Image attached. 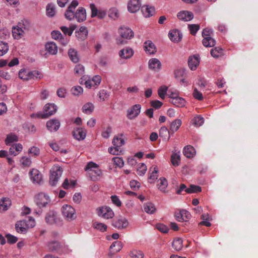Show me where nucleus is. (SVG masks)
Returning <instances> with one entry per match:
<instances>
[{
    "label": "nucleus",
    "instance_id": "7c9ffc66",
    "mask_svg": "<svg viewBox=\"0 0 258 258\" xmlns=\"http://www.w3.org/2000/svg\"><path fill=\"white\" fill-rule=\"evenodd\" d=\"M123 136V134H120L118 136H115L113 138L112 144L114 146H116L117 147L119 148L124 144V141L122 138Z\"/></svg>",
    "mask_w": 258,
    "mask_h": 258
},
{
    "label": "nucleus",
    "instance_id": "a211bd4d",
    "mask_svg": "<svg viewBox=\"0 0 258 258\" xmlns=\"http://www.w3.org/2000/svg\"><path fill=\"white\" fill-rule=\"evenodd\" d=\"M145 51L150 54H154L156 52V48L154 44L151 40H147L144 43Z\"/></svg>",
    "mask_w": 258,
    "mask_h": 258
},
{
    "label": "nucleus",
    "instance_id": "e433bc0d",
    "mask_svg": "<svg viewBox=\"0 0 258 258\" xmlns=\"http://www.w3.org/2000/svg\"><path fill=\"white\" fill-rule=\"evenodd\" d=\"M172 245L175 250L177 251L181 250L183 247V241L182 239L180 238H175L173 241Z\"/></svg>",
    "mask_w": 258,
    "mask_h": 258
},
{
    "label": "nucleus",
    "instance_id": "c756f323",
    "mask_svg": "<svg viewBox=\"0 0 258 258\" xmlns=\"http://www.w3.org/2000/svg\"><path fill=\"white\" fill-rule=\"evenodd\" d=\"M181 123L182 121L179 119H175L171 123L170 126V132H171V134H174L179 129L181 125Z\"/></svg>",
    "mask_w": 258,
    "mask_h": 258
},
{
    "label": "nucleus",
    "instance_id": "a878e982",
    "mask_svg": "<svg viewBox=\"0 0 258 258\" xmlns=\"http://www.w3.org/2000/svg\"><path fill=\"white\" fill-rule=\"evenodd\" d=\"M183 153L186 157L190 158L193 157L195 155L196 151L192 146L187 145L184 148Z\"/></svg>",
    "mask_w": 258,
    "mask_h": 258
},
{
    "label": "nucleus",
    "instance_id": "4c0bfd02",
    "mask_svg": "<svg viewBox=\"0 0 258 258\" xmlns=\"http://www.w3.org/2000/svg\"><path fill=\"white\" fill-rule=\"evenodd\" d=\"M101 171L97 168L93 170H90L88 174L91 180H95L97 179V177L101 174Z\"/></svg>",
    "mask_w": 258,
    "mask_h": 258
},
{
    "label": "nucleus",
    "instance_id": "69168bd1",
    "mask_svg": "<svg viewBox=\"0 0 258 258\" xmlns=\"http://www.w3.org/2000/svg\"><path fill=\"white\" fill-rule=\"evenodd\" d=\"M6 237L7 238L8 242L10 244H14L18 240L17 237L10 234H7Z\"/></svg>",
    "mask_w": 258,
    "mask_h": 258
},
{
    "label": "nucleus",
    "instance_id": "9b49d317",
    "mask_svg": "<svg viewBox=\"0 0 258 258\" xmlns=\"http://www.w3.org/2000/svg\"><path fill=\"white\" fill-rule=\"evenodd\" d=\"M120 36L125 39H131L134 36V32L128 27H121L119 29Z\"/></svg>",
    "mask_w": 258,
    "mask_h": 258
},
{
    "label": "nucleus",
    "instance_id": "a19ab883",
    "mask_svg": "<svg viewBox=\"0 0 258 258\" xmlns=\"http://www.w3.org/2000/svg\"><path fill=\"white\" fill-rule=\"evenodd\" d=\"M18 26L24 31H28L31 28L30 22L26 20L23 19L18 23Z\"/></svg>",
    "mask_w": 258,
    "mask_h": 258
},
{
    "label": "nucleus",
    "instance_id": "473e14b6",
    "mask_svg": "<svg viewBox=\"0 0 258 258\" xmlns=\"http://www.w3.org/2000/svg\"><path fill=\"white\" fill-rule=\"evenodd\" d=\"M15 227L16 231L19 233H23L26 232L27 227H26V222H25L24 220L17 222L16 223Z\"/></svg>",
    "mask_w": 258,
    "mask_h": 258
},
{
    "label": "nucleus",
    "instance_id": "f257e3e1",
    "mask_svg": "<svg viewBox=\"0 0 258 258\" xmlns=\"http://www.w3.org/2000/svg\"><path fill=\"white\" fill-rule=\"evenodd\" d=\"M57 110V106L53 103H47L44 107L43 113L32 114V117L46 118L54 114Z\"/></svg>",
    "mask_w": 258,
    "mask_h": 258
},
{
    "label": "nucleus",
    "instance_id": "4d7b16f0",
    "mask_svg": "<svg viewBox=\"0 0 258 258\" xmlns=\"http://www.w3.org/2000/svg\"><path fill=\"white\" fill-rule=\"evenodd\" d=\"M65 17L69 20H73L75 18V13L74 12V10L70 9L68 8L65 14Z\"/></svg>",
    "mask_w": 258,
    "mask_h": 258
},
{
    "label": "nucleus",
    "instance_id": "f03ea898",
    "mask_svg": "<svg viewBox=\"0 0 258 258\" xmlns=\"http://www.w3.org/2000/svg\"><path fill=\"white\" fill-rule=\"evenodd\" d=\"M34 201L36 205L41 209L46 206L49 203L50 199L49 197L43 192H40L35 196ZM42 211L39 209L38 212H36L37 214H39Z\"/></svg>",
    "mask_w": 258,
    "mask_h": 258
},
{
    "label": "nucleus",
    "instance_id": "aec40b11",
    "mask_svg": "<svg viewBox=\"0 0 258 258\" xmlns=\"http://www.w3.org/2000/svg\"><path fill=\"white\" fill-rule=\"evenodd\" d=\"M73 135L76 139L83 140L86 136V132L83 128H77L73 132Z\"/></svg>",
    "mask_w": 258,
    "mask_h": 258
},
{
    "label": "nucleus",
    "instance_id": "423d86ee",
    "mask_svg": "<svg viewBox=\"0 0 258 258\" xmlns=\"http://www.w3.org/2000/svg\"><path fill=\"white\" fill-rule=\"evenodd\" d=\"M211 33V30L208 28L204 29L203 31V44L205 47H213L216 44L215 40L210 36Z\"/></svg>",
    "mask_w": 258,
    "mask_h": 258
},
{
    "label": "nucleus",
    "instance_id": "e2e57ef3",
    "mask_svg": "<svg viewBox=\"0 0 258 258\" xmlns=\"http://www.w3.org/2000/svg\"><path fill=\"white\" fill-rule=\"evenodd\" d=\"M112 161L115 165L120 168L122 167L124 165L123 159L121 158L115 157L112 158Z\"/></svg>",
    "mask_w": 258,
    "mask_h": 258
},
{
    "label": "nucleus",
    "instance_id": "603ef678",
    "mask_svg": "<svg viewBox=\"0 0 258 258\" xmlns=\"http://www.w3.org/2000/svg\"><path fill=\"white\" fill-rule=\"evenodd\" d=\"M167 90L168 87L165 86H161L159 88L158 90V94L159 96L162 99H164L165 98V95L167 93Z\"/></svg>",
    "mask_w": 258,
    "mask_h": 258
},
{
    "label": "nucleus",
    "instance_id": "4be33fe9",
    "mask_svg": "<svg viewBox=\"0 0 258 258\" xmlns=\"http://www.w3.org/2000/svg\"><path fill=\"white\" fill-rule=\"evenodd\" d=\"M88 31L87 28L85 26L80 28L78 31H76V37L79 40H84L87 37Z\"/></svg>",
    "mask_w": 258,
    "mask_h": 258
},
{
    "label": "nucleus",
    "instance_id": "37998d69",
    "mask_svg": "<svg viewBox=\"0 0 258 258\" xmlns=\"http://www.w3.org/2000/svg\"><path fill=\"white\" fill-rule=\"evenodd\" d=\"M94 105L91 103H87L84 104L82 107V111L86 114H90L94 110Z\"/></svg>",
    "mask_w": 258,
    "mask_h": 258
},
{
    "label": "nucleus",
    "instance_id": "864d4df0",
    "mask_svg": "<svg viewBox=\"0 0 258 258\" xmlns=\"http://www.w3.org/2000/svg\"><path fill=\"white\" fill-rule=\"evenodd\" d=\"M93 227L94 228L99 230L102 232L105 231L107 227L105 224L97 222H94L93 223Z\"/></svg>",
    "mask_w": 258,
    "mask_h": 258
},
{
    "label": "nucleus",
    "instance_id": "8fccbe9b",
    "mask_svg": "<svg viewBox=\"0 0 258 258\" xmlns=\"http://www.w3.org/2000/svg\"><path fill=\"white\" fill-rule=\"evenodd\" d=\"M46 13L49 17H53L55 13V6L52 4H49L46 7Z\"/></svg>",
    "mask_w": 258,
    "mask_h": 258
},
{
    "label": "nucleus",
    "instance_id": "72a5a7b5",
    "mask_svg": "<svg viewBox=\"0 0 258 258\" xmlns=\"http://www.w3.org/2000/svg\"><path fill=\"white\" fill-rule=\"evenodd\" d=\"M171 132L165 126L161 127L159 131V136L162 138L163 140H169Z\"/></svg>",
    "mask_w": 258,
    "mask_h": 258
},
{
    "label": "nucleus",
    "instance_id": "4468645a",
    "mask_svg": "<svg viewBox=\"0 0 258 258\" xmlns=\"http://www.w3.org/2000/svg\"><path fill=\"white\" fill-rule=\"evenodd\" d=\"M177 17L180 20L189 21L193 19L194 14L187 11H182L178 13Z\"/></svg>",
    "mask_w": 258,
    "mask_h": 258
},
{
    "label": "nucleus",
    "instance_id": "cd10ccee",
    "mask_svg": "<svg viewBox=\"0 0 258 258\" xmlns=\"http://www.w3.org/2000/svg\"><path fill=\"white\" fill-rule=\"evenodd\" d=\"M11 205L9 198H6L0 200V212L5 211L8 209Z\"/></svg>",
    "mask_w": 258,
    "mask_h": 258
},
{
    "label": "nucleus",
    "instance_id": "79ce46f5",
    "mask_svg": "<svg viewBox=\"0 0 258 258\" xmlns=\"http://www.w3.org/2000/svg\"><path fill=\"white\" fill-rule=\"evenodd\" d=\"M171 162L173 166H179L180 163V156L177 153H174L171 156Z\"/></svg>",
    "mask_w": 258,
    "mask_h": 258
},
{
    "label": "nucleus",
    "instance_id": "0e129e2a",
    "mask_svg": "<svg viewBox=\"0 0 258 258\" xmlns=\"http://www.w3.org/2000/svg\"><path fill=\"white\" fill-rule=\"evenodd\" d=\"M99 97L103 101L107 99L109 96L108 92L105 90H101L99 93Z\"/></svg>",
    "mask_w": 258,
    "mask_h": 258
},
{
    "label": "nucleus",
    "instance_id": "f704fd0d",
    "mask_svg": "<svg viewBox=\"0 0 258 258\" xmlns=\"http://www.w3.org/2000/svg\"><path fill=\"white\" fill-rule=\"evenodd\" d=\"M158 189L162 192H165L168 185V182L166 178H160L158 180Z\"/></svg>",
    "mask_w": 258,
    "mask_h": 258
},
{
    "label": "nucleus",
    "instance_id": "c9c22d12",
    "mask_svg": "<svg viewBox=\"0 0 258 258\" xmlns=\"http://www.w3.org/2000/svg\"><path fill=\"white\" fill-rule=\"evenodd\" d=\"M171 102L174 105L178 107H182L184 106L186 104L185 100L183 98L180 97H178L171 100Z\"/></svg>",
    "mask_w": 258,
    "mask_h": 258
},
{
    "label": "nucleus",
    "instance_id": "ea45409f",
    "mask_svg": "<svg viewBox=\"0 0 258 258\" xmlns=\"http://www.w3.org/2000/svg\"><path fill=\"white\" fill-rule=\"evenodd\" d=\"M210 52L211 55L215 58H218L223 55V50L219 47L212 49Z\"/></svg>",
    "mask_w": 258,
    "mask_h": 258
},
{
    "label": "nucleus",
    "instance_id": "6e6d98bb",
    "mask_svg": "<svg viewBox=\"0 0 258 258\" xmlns=\"http://www.w3.org/2000/svg\"><path fill=\"white\" fill-rule=\"evenodd\" d=\"M158 168L157 167H154L152 173L149 177V179L151 180V182H154L157 179L158 176Z\"/></svg>",
    "mask_w": 258,
    "mask_h": 258
},
{
    "label": "nucleus",
    "instance_id": "338daca9",
    "mask_svg": "<svg viewBox=\"0 0 258 258\" xmlns=\"http://www.w3.org/2000/svg\"><path fill=\"white\" fill-rule=\"evenodd\" d=\"M97 167L98 166L96 163L93 162H90L86 165V167L85 168V171H88L89 173L90 170H93L97 168Z\"/></svg>",
    "mask_w": 258,
    "mask_h": 258
},
{
    "label": "nucleus",
    "instance_id": "de8ad7c7",
    "mask_svg": "<svg viewBox=\"0 0 258 258\" xmlns=\"http://www.w3.org/2000/svg\"><path fill=\"white\" fill-rule=\"evenodd\" d=\"M130 255L132 258H143L144 256V254L142 251L136 249L131 251Z\"/></svg>",
    "mask_w": 258,
    "mask_h": 258
},
{
    "label": "nucleus",
    "instance_id": "39448f33",
    "mask_svg": "<svg viewBox=\"0 0 258 258\" xmlns=\"http://www.w3.org/2000/svg\"><path fill=\"white\" fill-rule=\"evenodd\" d=\"M61 212L63 217L68 221L74 220L76 218L75 209L68 205H66L61 208Z\"/></svg>",
    "mask_w": 258,
    "mask_h": 258
},
{
    "label": "nucleus",
    "instance_id": "13d9d810",
    "mask_svg": "<svg viewBox=\"0 0 258 258\" xmlns=\"http://www.w3.org/2000/svg\"><path fill=\"white\" fill-rule=\"evenodd\" d=\"M71 92L74 95L79 96L83 93V89L80 86H75L71 89Z\"/></svg>",
    "mask_w": 258,
    "mask_h": 258
},
{
    "label": "nucleus",
    "instance_id": "20e7f679",
    "mask_svg": "<svg viewBox=\"0 0 258 258\" xmlns=\"http://www.w3.org/2000/svg\"><path fill=\"white\" fill-rule=\"evenodd\" d=\"M62 172V168L58 165H54L50 170V176L49 183L52 185H55L58 179L61 176Z\"/></svg>",
    "mask_w": 258,
    "mask_h": 258
},
{
    "label": "nucleus",
    "instance_id": "ddd939ff",
    "mask_svg": "<svg viewBox=\"0 0 258 258\" xmlns=\"http://www.w3.org/2000/svg\"><path fill=\"white\" fill-rule=\"evenodd\" d=\"M141 3L139 0H130L128 3L127 9L131 13H136L141 8Z\"/></svg>",
    "mask_w": 258,
    "mask_h": 258
},
{
    "label": "nucleus",
    "instance_id": "680f3d73",
    "mask_svg": "<svg viewBox=\"0 0 258 258\" xmlns=\"http://www.w3.org/2000/svg\"><path fill=\"white\" fill-rule=\"evenodd\" d=\"M26 222V227L27 228H33L35 225V221L34 218L29 217L27 220H24Z\"/></svg>",
    "mask_w": 258,
    "mask_h": 258
},
{
    "label": "nucleus",
    "instance_id": "5fc2aeb1",
    "mask_svg": "<svg viewBox=\"0 0 258 258\" xmlns=\"http://www.w3.org/2000/svg\"><path fill=\"white\" fill-rule=\"evenodd\" d=\"M18 141V137L14 134H11L7 136V138L5 140L6 144L9 145L14 142Z\"/></svg>",
    "mask_w": 258,
    "mask_h": 258
},
{
    "label": "nucleus",
    "instance_id": "f8f14e48",
    "mask_svg": "<svg viewBox=\"0 0 258 258\" xmlns=\"http://www.w3.org/2000/svg\"><path fill=\"white\" fill-rule=\"evenodd\" d=\"M148 67L149 69L158 72L161 70L162 65L158 58H152L149 60Z\"/></svg>",
    "mask_w": 258,
    "mask_h": 258
},
{
    "label": "nucleus",
    "instance_id": "393cba45",
    "mask_svg": "<svg viewBox=\"0 0 258 258\" xmlns=\"http://www.w3.org/2000/svg\"><path fill=\"white\" fill-rule=\"evenodd\" d=\"M169 37L173 42H179L181 40L182 35L180 33L179 31L175 30L169 33Z\"/></svg>",
    "mask_w": 258,
    "mask_h": 258
},
{
    "label": "nucleus",
    "instance_id": "09e8293b",
    "mask_svg": "<svg viewBox=\"0 0 258 258\" xmlns=\"http://www.w3.org/2000/svg\"><path fill=\"white\" fill-rule=\"evenodd\" d=\"M204 121V118L201 115L195 116L192 120V123L197 126H200L203 124Z\"/></svg>",
    "mask_w": 258,
    "mask_h": 258
},
{
    "label": "nucleus",
    "instance_id": "7ed1b4c3",
    "mask_svg": "<svg viewBox=\"0 0 258 258\" xmlns=\"http://www.w3.org/2000/svg\"><path fill=\"white\" fill-rule=\"evenodd\" d=\"M19 77L24 80L30 79H40L41 77L40 73L38 71H30L28 70L21 69L19 73Z\"/></svg>",
    "mask_w": 258,
    "mask_h": 258
},
{
    "label": "nucleus",
    "instance_id": "b1692460",
    "mask_svg": "<svg viewBox=\"0 0 258 258\" xmlns=\"http://www.w3.org/2000/svg\"><path fill=\"white\" fill-rule=\"evenodd\" d=\"M200 60L198 56H190L188 59V64L191 70H195L199 66Z\"/></svg>",
    "mask_w": 258,
    "mask_h": 258
},
{
    "label": "nucleus",
    "instance_id": "6ab92c4d",
    "mask_svg": "<svg viewBox=\"0 0 258 258\" xmlns=\"http://www.w3.org/2000/svg\"><path fill=\"white\" fill-rule=\"evenodd\" d=\"M134 54V50L129 47L120 50L119 52V56L124 59H129L131 58Z\"/></svg>",
    "mask_w": 258,
    "mask_h": 258
},
{
    "label": "nucleus",
    "instance_id": "052dcab7",
    "mask_svg": "<svg viewBox=\"0 0 258 258\" xmlns=\"http://www.w3.org/2000/svg\"><path fill=\"white\" fill-rule=\"evenodd\" d=\"M191 34L195 35L200 29V26L198 24H190L188 26Z\"/></svg>",
    "mask_w": 258,
    "mask_h": 258
},
{
    "label": "nucleus",
    "instance_id": "58836bf2",
    "mask_svg": "<svg viewBox=\"0 0 258 258\" xmlns=\"http://www.w3.org/2000/svg\"><path fill=\"white\" fill-rule=\"evenodd\" d=\"M144 209L145 212L150 214H153L156 211L154 205L151 203L145 204L144 205Z\"/></svg>",
    "mask_w": 258,
    "mask_h": 258
},
{
    "label": "nucleus",
    "instance_id": "6e6552de",
    "mask_svg": "<svg viewBox=\"0 0 258 258\" xmlns=\"http://www.w3.org/2000/svg\"><path fill=\"white\" fill-rule=\"evenodd\" d=\"M112 225L118 229H125L128 226V222L125 218L119 216L113 219Z\"/></svg>",
    "mask_w": 258,
    "mask_h": 258
},
{
    "label": "nucleus",
    "instance_id": "2f4dec72",
    "mask_svg": "<svg viewBox=\"0 0 258 258\" xmlns=\"http://www.w3.org/2000/svg\"><path fill=\"white\" fill-rule=\"evenodd\" d=\"M68 55L70 59L74 63L79 61V57L77 50L73 48H70L68 51Z\"/></svg>",
    "mask_w": 258,
    "mask_h": 258
},
{
    "label": "nucleus",
    "instance_id": "1a4fd4ad",
    "mask_svg": "<svg viewBox=\"0 0 258 258\" xmlns=\"http://www.w3.org/2000/svg\"><path fill=\"white\" fill-rule=\"evenodd\" d=\"M45 221L47 223L49 224H61V221L58 217L57 213L53 211H49L47 213L45 216Z\"/></svg>",
    "mask_w": 258,
    "mask_h": 258
},
{
    "label": "nucleus",
    "instance_id": "bf43d9fd",
    "mask_svg": "<svg viewBox=\"0 0 258 258\" xmlns=\"http://www.w3.org/2000/svg\"><path fill=\"white\" fill-rule=\"evenodd\" d=\"M147 166L145 164H140L137 169L138 174L140 176L144 175L147 171Z\"/></svg>",
    "mask_w": 258,
    "mask_h": 258
},
{
    "label": "nucleus",
    "instance_id": "bb28decb",
    "mask_svg": "<svg viewBox=\"0 0 258 258\" xmlns=\"http://www.w3.org/2000/svg\"><path fill=\"white\" fill-rule=\"evenodd\" d=\"M155 11V8L152 7L143 6L142 7V12L146 18L153 16Z\"/></svg>",
    "mask_w": 258,
    "mask_h": 258
},
{
    "label": "nucleus",
    "instance_id": "0eeeda50",
    "mask_svg": "<svg viewBox=\"0 0 258 258\" xmlns=\"http://www.w3.org/2000/svg\"><path fill=\"white\" fill-rule=\"evenodd\" d=\"M141 105L135 104L128 108L127 110L126 116L128 119L133 120L137 117L141 112Z\"/></svg>",
    "mask_w": 258,
    "mask_h": 258
},
{
    "label": "nucleus",
    "instance_id": "412c9836",
    "mask_svg": "<svg viewBox=\"0 0 258 258\" xmlns=\"http://www.w3.org/2000/svg\"><path fill=\"white\" fill-rule=\"evenodd\" d=\"M75 18L79 22L85 21L86 19L85 9L83 7H79L75 13Z\"/></svg>",
    "mask_w": 258,
    "mask_h": 258
},
{
    "label": "nucleus",
    "instance_id": "c03bdc74",
    "mask_svg": "<svg viewBox=\"0 0 258 258\" xmlns=\"http://www.w3.org/2000/svg\"><path fill=\"white\" fill-rule=\"evenodd\" d=\"M122 247V243L119 241H114L110 246V248L112 249L114 253L119 252L121 249Z\"/></svg>",
    "mask_w": 258,
    "mask_h": 258
},
{
    "label": "nucleus",
    "instance_id": "a18cd8bd",
    "mask_svg": "<svg viewBox=\"0 0 258 258\" xmlns=\"http://www.w3.org/2000/svg\"><path fill=\"white\" fill-rule=\"evenodd\" d=\"M9 50L8 44L5 42L0 41V56L6 54Z\"/></svg>",
    "mask_w": 258,
    "mask_h": 258
},
{
    "label": "nucleus",
    "instance_id": "5701e85b",
    "mask_svg": "<svg viewBox=\"0 0 258 258\" xmlns=\"http://www.w3.org/2000/svg\"><path fill=\"white\" fill-rule=\"evenodd\" d=\"M46 50L50 54L54 55L57 52V46L54 42H48L45 45Z\"/></svg>",
    "mask_w": 258,
    "mask_h": 258
},
{
    "label": "nucleus",
    "instance_id": "9d476101",
    "mask_svg": "<svg viewBox=\"0 0 258 258\" xmlns=\"http://www.w3.org/2000/svg\"><path fill=\"white\" fill-rule=\"evenodd\" d=\"M98 215L105 219H111L114 216V212L108 207H102L98 210Z\"/></svg>",
    "mask_w": 258,
    "mask_h": 258
},
{
    "label": "nucleus",
    "instance_id": "2eb2a0df",
    "mask_svg": "<svg viewBox=\"0 0 258 258\" xmlns=\"http://www.w3.org/2000/svg\"><path fill=\"white\" fill-rule=\"evenodd\" d=\"M48 250L51 252H58L61 248L62 245L59 242L53 240L47 243Z\"/></svg>",
    "mask_w": 258,
    "mask_h": 258
},
{
    "label": "nucleus",
    "instance_id": "774afa93",
    "mask_svg": "<svg viewBox=\"0 0 258 258\" xmlns=\"http://www.w3.org/2000/svg\"><path fill=\"white\" fill-rule=\"evenodd\" d=\"M150 104L152 107L156 109L160 108L163 105L162 102L157 100L151 101Z\"/></svg>",
    "mask_w": 258,
    "mask_h": 258
},
{
    "label": "nucleus",
    "instance_id": "c85d7f7f",
    "mask_svg": "<svg viewBox=\"0 0 258 258\" xmlns=\"http://www.w3.org/2000/svg\"><path fill=\"white\" fill-rule=\"evenodd\" d=\"M13 36L15 39H19L24 36V31L19 26L13 27L12 30Z\"/></svg>",
    "mask_w": 258,
    "mask_h": 258
},
{
    "label": "nucleus",
    "instance_id": "dca6fc26",
    "mask_svg": "<svg viewBox=\"0 0 258 258\" xmlns=\"http://www.w3.org/2000/svg\"><path fill=\"white\" fill-rule=\"evenodd\" d=\"M46 126L50 132L56 131L60 127L59 121L56 119H50L46 122Z\"/></svg>",
    "mask_w": 258,
    "mask_h": 258
},
{
    "label": "nucleus",
    "instance_id": "3c124183",
    "mask_svg": "<svg viewBox=\"0 0 258 258\" xmlns=\"http://www.w3.org/2000/svg\"><path fill=\"white\" fill-rule=\"evenodd\" d=\"M75 74L78 76H81L83 75L85 72L84 67L81 64H78L75 66L74 69Z\"/></svg>",
    "mask_w": 258,
    "mask_h": 258
},
{
    "label": "nucleus",
    "instance_id": "f3484780",
    "mask_svg": "<svg viewBox=\"0 0 258 258\" xmlns=\"http://www.w3.org/2000/svg\"><path fill=\"white\" fill-rule=\"evenodd\" d=\"M30 175L31 179L33 182L40 183L42 181V174L39 172V171L37 169H33L30 172Z\"/></svg>",
    "mask_w": 258,
    "mask_h": 258
},
{
    "label": "nucleus",
    "instance_id": "49530a36",
    "mask_svg": "<svg viewBox=\"0 0 258 258\" xmlns=\"http://www.w3.org/2000/svg\"><path fill=\"white\" fill-rule=\"evenodd\" d=\"M201 187L193 184L190 185L189 187L186 189V192L187 194L198 193L201 192Z\"/></svg>",
    "mask_w": 258,
    "mask_h": 258
}]
</instances>
